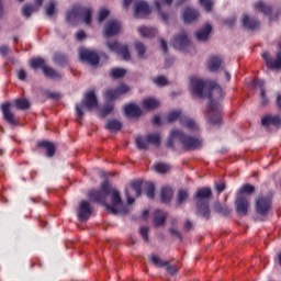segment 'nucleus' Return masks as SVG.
<instances>
[{
    "label": "nucleus",
    "instance_id": "nucleus-1",
    "mask_svg": "<svg viewBox=\"0 0 281 281\" xmlns=\"http://www.w3.org/2000/svg\"><path fill=\"white\" fill-rule=\"evenodd\" d=\"M190 91L196 98H209L210 103L206 109V122L213 126L221 125V112L223 108L216 100H221L225 95L223 88L217 86L215 81L203 80L199 77L190 78Z\"/></svg>",
    "mask_w": 281,
    "mask_h": 281
},
{
    "label": "nucleus",
    "instance_id": "nucleus-2",
    "mask_svg": "<svg viewBox=\"0 0 281 281\" xmlns=\"http://www.w3.org/2000/svg\"><path fill=\"white\" fill-rule=\"evenodd\" d=\"M88 199L93 203H102L109 214H127L128 206H124L120 192L109 188V181L105 180L99 191L91 190Z\"/></svg>",
    "mask_w": 281,
    "mask_h": 281
},
{
    "label": "nucleus",
    "instance_id": "nucleus-3",
    "mask_svg": "<svg viewBox=\"0 0 281 281\" xmlns=\"http://www.w3.org/2000/svg\"><path fill=\"white\" fill-rule=\"evenodd\" d=\"M179 142L184 150H199L203 146V138L184 134L181 130H171L167 146L172 148Z\"/></svg>",
    "mask_w": 281,
    "mask_h": 281
},
{
    "label": "nucleus",
    "instance_id": "nucleus-4",
    "mask_svg": "<svg viewBox=\"0 0 281 281\" xmlns=\"http://www.w3.org/2000/svg\"><path fill=\"white\" fill-rule=\"evenodd\" d=\"M212 196V189L202 188L195 193V206L196 212L201 214L204 218H210V199Z\"/></svg>",
    "mask_w": 281,
    "mask_h": 281
},
{
    "label": "nucleus",
    "instance_id": "nucleus-5",
    "mask_svg": "<svg viewBox=\"0 0 281 281\" xmlns=\"http://www.w3.org/2000/svg\"><path fill=\"white\" fill-rule=\"evenodd\" d=\"M78 19H82L83 23L89 25V23H91V9L75 5L70 11H67L66 21H68L70 25H76Z\"/></svg>",
    "mask_w": 281,
    "mask_h": 281
},
{
    "label": "nucleus",
    "instance_id": "nucleus-6",
    "mask_svg": "<svg viewBox=\"0 0 281 281\" xmlns=\"http://www.w3.org/2000/svg\"><path fill=\"white\" fill-rule=\"evenodd\" d=\"M98 106V97H95V92L93 90L87 92L85 94V99L81 103L76 105L77 113V122L82 120V115H85V111H93Z\"/></svg>",
    "mask_w": 281,
    "mask_h": 281
},
{
    "label": "nucleus",
    "instance_id": "nucleus-7",
    "mask_svg": "<svg viewBox=\"0 0 281 281\" xmlns=\"http://www.w3.org/2000/svg\"><path fill=\"white\" fill-rule=\"evenodd\" d=\"M171 45L180 52H188V49L192 47L190 38H188V34H186L183 31L173 37Z\"/></svg>",
    "mask_w": 281,
    "mask_h": 281
},
{
    "label": "nucleus",
    "instance_id": "nucleus-8",
    "mask_svg": "<svg viewBox=\"0 0 281 281\" xmlns=\"http://www.w3.org/2000/svg\"><path fill=\"white\" fill-rule=\"evenodd\" d=\"M106 45L110 52H115L119 56H122L123 60H131L128 45L120 44L117 41L108 42Z\"/></svg>",
    "mask_w": 281,
    "mask_h": 281
},
{
    "label": "nucleus",
    "instance_id": "nucleus-9",
    "mask_svg": "<svg viewBox=\"0 0 281 281\" xmlns=\"http://www.w3.org/2000/svg\"><path fill=\"white\" fill-rule=\"evenodd\" d=\"M79 59L81 63H88V65H91L92 67H95V65L100 63L98 53L87 48H79Z\"/></svg>",
    "mask_w": 281,
    "mask_h": 281
},
{
    "label": "nucleus",
    "instance_id": "nucleus-10",
    "mask_svg": "<svg viewBox=\"0 0 281 281\" xmlns=\"http://www.w3.org/2000/svg\"><path fill=\"white\" fill-rule=\"evenodd\" d=\"M133 194L135 196H142V181L139 180L133 181L130 186V189L125 190L127 205H133V203H135V198H133Z\"/></svg>",
    "mask_w": 281,
    "mask_h": 281
},
{
    "label": "nucleus",
    "instance_id": "nucleus-11",
    "mask_svg": "<svg viewBox=\"0 0 281 281\" xmlns=\"http://www.w3.org/2000/svg\"><path fill=\"white\" fill-rule=\"evenodd\" d=\"M128 91H131V88L122 83L114 89H106L104 91V97L106 98V100L113 101L117 100V98H122V95L128 93Z\"/></svg>",
    "mask_w": 281,
    "mask_h": 281
},
{
    "label": "nucleus",
    "instance_id": "nucleus-12",
    "mask_svg": "<svg viewBox=\"0 0 281 281\" xmlns=\"http://www.w3.org/2000/svg\"><path fill=\"white\" fill-rule=\"evenodd\" d=\"M149 262H153V265L159 267L160 269L166 267V271H168L170 276H177L179 272V268H177V266H169L168 261L160 259V257L157 255L149 256Z\"/></svg>",
    "mask_w": 281,
    "mask_h": 281
},
{
    "label": "nucleus",
    "instance_id": "nucleus-13",
    "mask_svg": "<svg viewBox=\"0 0 281 281\" xmlns=\"http://www.w3.org/2000/svg\"><path fill=\"white\" fill-rule=\"evenodd\" d=\"M91 203L89 201L82 200L79 203V207L77 211V216L81 223H87L89 218H91Z\"/></svg>",
    "mask_w": 281,
    "mask_h": 281
},
{
    "label": "nucleus",
    "instance_id": "nucleus-14",
    "mask_svg": "<svg viewBox=\"0 0 281 281\" xmlns=\"http://www.w3.org/2000/svg\"><path fill=\"white\" fill-rule=\"evenodd\" d=\"M255 207L257 214H260V216H267V214H269V211L271 210V198L260 196L256 201Z\"/></svg>",
    "mask_w": 281,
    "mask_h": 281
},
{
    "label": "nucleus",
    "instance_id": "nucleus-15",
    "mask_svg": "<svg viewBox=\"0 0 281 281\" xmlns=\"http://www.w3.org/2000/svg\"><path fill=\"white\" fill-rule=\"evenodd\" d=\"M134 15L136 19H145L150 14V7L144 0H137L134 4Z\"/></svg>",
    "mask_w": 281,
    "mask_h": 281
},
{
    "label": "nucleus",
    "instance_id": "nucleus-16",
    "mask_svg": "<svg viewBox=\"0 0 281 281\" xmlns=\"http://www.w3.org/2000/svg\"><path fill=\"white\" fill-rule=\"evenodd\" d=\"M120 30H122V24L116 20H110L104 25L103 34L106 38H111V36L120 34Z\"/></svg>",
    "mask_w": 281,
    "mask_h": 281
},
{
    "label": "nucleus",
    "instance_id": "nucleus-17",
    "mask_svg": "<svg viewBox=\"0 0 281 281\" xmlns=\"http://www.w3.org/2000/svg\"><path fill=\"white\" fill-rule=\"evenodd\" d=\"M262 58L268 69H281V50L277 53V58L271 57L269 53H263Z\"/></svg>",
    "mask_w": 281,
    "mask_h": 281
},
{
    "label": "nucleus",
    "instance_id": "nucleus-18",
    "mask_svg": "<svg viewBox=\"0 0 281 281\" xmlns=\"http://www.w3.org/2000/svg\"><path fill=\"white\" fill-rule=\"evenodd\" d=\"M235 210L237 214H240V216H247L249 201L245 195H237V200L235 201Z\"/></svg>",
    "mask_w": 281,
    "mask_h": 281
},
{
    "label": "nucleus",
    "instance_id": "nucleus-19",
    "mask_svg": "<svg viewBox=\"0 0 281 281\" xmlns=\"http://www.w3.org/2000/svg\"><path fill=\"white\" fill-rule=\"evenodd\" d=\"M256 10H258L259 12H262V14H265L266 16H270V23L273 21L278 20V16H280L281 12H277L274 15H272L271 13L273 12V9L269 5H267V3L259 1L255 4Z\"/></svg>",
    "mask_w": 281,
    "mask_h": 281
},
{
    "label": "nucleus",
    "instance_id": "nucleus-20",
    "mask_svg": "<svg viewBox=\"0 0 281 281\" xmlns=\"http://www.w3.org/2000/svg\"><path fill=\"white\" fill-rule=\"evenodd\" d=\"M199 16H201V13L192 7H186L182 10V20L184 23H194Z\"/></svg>",
    "mask_w": 281,
    "mask_h": 281
},
{
    "label": "nucleus",
    "instance_id": "nucleus-21",
    "mask_svg": "<svg viewBox=\"0 0 281 281\" xmlns=\"http://www.w3.org/2000/svg\"><path fill=\"white\" fill-rule=\"evenodd\" d=\"M10 102H5L1 104V111L3 115V120L11 124V126H16V119H14V113L10 110Z\"/></svg>",
    "mask_w": 281,
    "mask_h": 281
},
{
    "label": "nucleus",
    "instance_id": "nucleus-22",
    "mask_svg": "<svg viewBox=\"0 0 281 281\" xmlns=\"http://www.w3.org/2000/svg\"><path fill=\"white\" fill-rule=\"evenodd\" d=\"M180 124L183 125L187 131H190V133H199V123H196L194 119L181 116Z\"/></svg>",
    "mask_w": 281,
    "mask_h": 281
},
{
    "label": "nucleus",
    "instance_id": "nucleus-23",
    "mask_svg": "<svg viewBox=\"0 0 281 281\" xmlns=\"http://www.w3.org/2000/svg\"><path fill=\"white\" fill-rule=\"evenodd\" d=\"M209 71H217L220 69H225L223 65V58L218 56H211L207 61Z\"/></svg>",
    "mask_w": 281,
    "mask_h": 281
},
{
    "label": "nucleus",
    "instance_id": "nucleus-24",
    "mask_svg": "<svg viewBox=\"0 0 281 281\" xmlns=\"http://www.w3.org/2000/svg\"><path fill=\"white\" fill-rule=\"evenodd\" d=\"M254 87L255 89H260V98H261L262 106H266V104H269V99H267V90L265 89V80L255 79Z\"/></svg>",
    "mask_w": 281,
    "mask_h": 281
},
{
    "label": "nucleus",
    "instance_id": "nucleus-25",
    "mask_svg": "<svg viewBox=\"0 0 281 281\" xmlns=\"http://www.w3.org/2000/svg\"><path fill=\"white\" fill-rule=\"evenodd\" d=\"M124 113L127 117H139L142 115V108L137 104L130 103L124 106Z\"/></svg>",
    "mask_w": 281,
    "mask_h": 281
},
{
    "label": "nucleus",
    "instance_id": "nucleus-26",
    "mask_svg": "<svg viewBox=\"0 0 281 281\" xmlns=\"http://www.w3.org/2000/svg\"><path fill=\"white\" fill-rule=\"evenodd\" d=\"M241 25L246 27V30H258V27H260V22L245 14L241 18Z\"/></svg>",
    "mask_w": 281,
    "mask_h": 281
},
{
    "label": "nucleus",
    "instance_id": "nucleus-27",
    "mask_svg": "<svg viewBox=\"0 0 281 281\" xmlns=\"http://www.w3.org/2000/svg\"><path fill=\"white\" fill-rule=\"evenodd\" d=\"M211 33H212V25L205 24L203 29L199 30L195 33V38L196 41H201V42L207 41Z\"/></svg>",
    "mask_w": 281,
    "mask_h": 281
},
{
    "label": "nucleus",
    "instance_id": "nucleus-28",
    "mask_svg": "<svg viewBox=\"0 0 281 281\" xmlns=\"http://www.w3.org/2000/svg\"><path fill=\"white\" fill-rule=\"evenodd\" d=\"M137 31L143 38H153L157 35V29L150 26H139Z\"/></svg>",
    "mask_w": 281,
    "mask_h": 281
},
{
    "label": "nucleus",
    "instance_id": "nucleus-29",
    "mask_svg": "<svg viewBox=\"0 0 281 281\" xmlns=\"http://www.w3.org/2000/svg\"><path fill=\"white\" fill-rule=\"evenodd\" d=\"M262 126H280L281 119L278 115H268L261 120Z\"/></svg>",
    "mask_w": 281,
    "mask_h": 281
},
{
    "label": "nucleus",
    "instance_id": "nucleus-30",
    "mask_svg": "<svg viewBox=\"0 0 281 281\" xmlns=\"http://www.w3.org/2000/svg\"><path fill=\"white\" fill-rule=\"evenodd\" d=\"M142 106L145 111H153L159 108V100L154 98H147L143 100Z\"/></svg>",
    "mask_w": 281,
    "mask_h": 281
},
{
    "label": "nucleus",
    "instance_id": "nucleus-31",
    "mask_svg": "<svg viewBox=\"0 0 281 281\" xmlns=\"http://www.w3.org/2000/svg\"><path fill=\"white\" fill-rule=\"evenodd\" d=\"M43 74L44 76H46V78H52V80H60V78H63V75H60V72L56 71L49 66L43 67Z\"/></svg>",
    "mask_w": 281,
    "mask_h": 281
},
{
    "label": "nucleus",
    "instance_id": "nucleus-32",
    "mask_svg": "<svg viewBox=\"0 0 281 281\" xmlns=\"http://www.w3.org/2000/svg\"><path fill=\"white\" fill-rule=\"evenodd\" d=\"M37 146L40 148H46V157H52L56 153V146H54L50 142L42 140L37 143Z\"/></svg>",
    "mask_w": 281,
    "mask_h": 281
},
{
    "label": "nucleus",
    "instance_id": "nucleus-33",
    "mask_svg": "<svg viewBox=\"0 0 281 281\" xmlns=\"http://www.w3.org/2000/svg\"><path fill=\"white\" fill-rule=\"evenodd\" d=\"M106 131L110 133H117V131H122V123L115 119L109 120L105 124Z\"/></svg>",
    "mask_w": 281,
    "mask_h": 281
},
{
    "label": "nucleus",
    "instance_id": "nucleus-34",
    "mask_svg": "<svg viewBox=\"0 0 281 281\" xmlns=\"http://www.w3.org/2000/svg\"><path fill=\"white\" fill-rule=\"evenodd\" d=\"M161 3L162 5H171L172 0H156V8L162 21H168V13L161 11Z\"/></svg>",
    "mask_w": 281,
    "mask_h": 281
},
{
    "label": "nucleus",
    "instance_id": "nucleus-35",
    "mask_svg": "<svg viewBox=\"0 0 281 281\" xmlns=\"http://www.w3.org/2000/svg\"><path fill=\"white\" fill-rule=\"evenodd\" d=\"M164 223H166V212L156 210L154 213V224L156 227H159L160 225H164Z\"/></svg>",
    "mask_w": 281,
    "mask_h": 281
},
{
    "label": "nucleus",
    "instance_id": "nucleus-36",
    "mask_svg": "<svg viewBox=\"0 0 281 281\" xmlns=\"http://www.w3.org/2000/svg\"><path fill=\"white\" fill-rule=\"evenodd\" d=\"M172 188L170 187H165L161 189L160 192V199L162 203H170L171 199H172Z\"/></svg>",
    "mask_w": 281,
    "mask_h": 281
},
{
    "label": "nucleus",
    "instance_id": "nucleus-37",
    "mask_svg": "<svg viewBox=\"0 0 281 281\" xmlns=\"http://www.w3.org/2000/svg\"><path fill=\"white\" fill-rule=\"evenodd\" d=\"M136 146L139 150H148V146H150L148 136L136 137Z\"/></svg>",
    "mask_w": 281,
    "mask_h": 281
},
{
    "label": "nucleus",
    "instance_id": "nucleus-38",
    "mask_svg": "<svg viewBox=\"0 0 281 281\" xmlns=\"http://www.w3.org/2000/svg\"><path fill=\"white\" fill-rule=\"evenodd\" d=\"M34 12H38V7L34 5V4H25L22 8V16H24L25 19H30V16H32V13Z\"/></svg>",
    "mask_w": 281,
    "mask_h": 281
},
{
    "label": "nucleus",
    "instance_id": "nucleus-39",
    "mask_svg": "<svg viewBox=\"0 0 281 281\" xmlns=\"http://www.w3.org/2000/svg\"><path fill=\"white\" fill-rule=\"evenodd\" d=\"M214 210L217 214H222L223 216H229L232 214V210L227 205H222L220 202L214 204Z\"/></svg>",
    "mask_w": 281,
    "mask_h": 281
},
{
    "label": "nucleus",
    "instance_id": "nucleus-40",
    "mask_svg": "<svg viewBox=\"0 0 281 281\" xmlns=\"http://www.w3.org/2000/svg\"><path fill=\"white\" fill-rule=\"evenodd\" d=\"M144 192L148 199H155V184L153 182H146Z\"/></svg>",
    "mask_w": 281,
    "mask_h": 281
},
{
    "label": "nucleus",
    "instance_id": "nucleus-41",
    "mask_svg": "<svg viewBox=\"0 0 281 281\" xmlns=\"http://www.w3.org/2000/svg\"><path fill=\"white\" fill-rule=\"evenodd\" d=\"M181 117H186V115H181V110H175L168 114L167 120L168 122H177V120L181 122Z\"/></svg>",
    "mask_w": 281,
    "mask_h": 281
},
{
    "label": "nucleus",
    "instance_id": "nucleus-42",
    "mask_svg": "<svg viewBox=\"0 0 281 281\" xmlns=\"http://www.w3.org/2000/svg\"><path fill=\"white\" fill-rule=\"evenodd\" d=\"M14 106H16V109L20 111H25L30 108V101H27V99H16L14 101Z\"/></svg>",
    "mask_w": 281,
    "mask_h": 281
},
{
    "label": "nucleus",
    "instance_id": "nucleus-43",
    "mask_svg": "<svg viewBox=\"0 0 281 281\" xmlns=\"http://www.w3.org/2000/svg\"><path fill=\"white\" fill-rule=\"evenodd\" d=\"M110 76L111 78H124V76H126V69L124 68H113L111 71H110Z\"/></svg>",
    "mask_w": 281,
    "mask_h": 281
},
{
    "label": "nucleus",
    "instance_id": "nucleus-44",
    "mask_svg": "<svg viewBox=\"0 0 281 281\" xmlns=\"http://www.w3.org/2000/svg\"><path fill=\"white\" fill-rule=\"evenodd\" d=\"M32 69H42L43 70V67H45V59L43 58H33L31 59V63H30Z\"/></svg>",
    "mask_w": 281,
    "mask_h": 281
},
{
    "label": "nucleus",
    "instance_id": "nucleus-45",
    "mask_svg": "<svg viewBox=\"0 0 281 281\" xmlns=\"http://www.w3.org/2000/svg\"><path fill=\"white\" fill-rule=\"evenodd\" d=\"M67 60L68 58L66 57L65 54L63 53H56L54 55V61L57 64V65H61V66H65L67 64Z\"/></svg>",
    "mask_w": 281,
    "mask_h": 281
},
{
    "label": "nucleus",
    "instance_id": "nucleus-46",
    "mask_svg": "<svg viewBox=\"0 0 281 281\" xmlns=\"http://www.w3.org/2000/svg\"><path fill=\"white\" fill-rule=\"evenodd\" d=\"M156 172H159L160 175H164L170 170V166L164 162H158L154 166Z\"/></svg>",
    "mask_w": 281,
    "mask_h": 281
},
{
    "label": "nucleus",
    "instance_id": "nucleus-47",
    "mask_svg": "<svg viewBox=\"0 0 281 281\" xmlns=\"http://www.w3.org/2000/svg\"><path fill=\"white\" fill-rule=\"evenodd\" d=\"M254 190H256L254 188V186H251V184H244L239 189L238 196H243V194H251V193H254Z\"/></svg>",
    "mask_w": 281,
    "mask_h": 281
},
{
    "label": "nucleus",
    "instance_id": "nucleus-48",
    "mask_svg": "<svg viewBox=\"0 0 281 281\" xmlns=\"http://www.w3.org/2000/svg\"><path fill=\"white\" fill-rule=\"evenodd\" d=\"M147 139L149 144H154V146H159V144H161V136L159 134H149L147 135Z\"/></svg>",
    "mask_w": 281,
    "mask_h": 281
},
{
    "label": "nucleus",
    "instance_id": "nucleus-49",
    "mask_svg": "<svg viewBox=\"0 0 281 281\" xmlns=\"http://www.w3.org/2000/svg\"><path fill=\"white\" fill-rule=\"evenodd\" d=\"M135 49L137 52L138 58H144V54H146V46H144V43L136 42L135 43Z\"/></svg>",
    "mask_w": 281,
    "mask_h": 281
},
{
    "label": "nucleus",
    "instance_id": "nucleus-50",
    "mask_svg": "<svg viewBox=\"0 0 281 281\" xmlns=\"http://www.w3.org/2000/svg\"><path fill=\"white\" fill-rule=\"evenodd\" d=\"M184 201H188V191L181 189L178 191L177 203L178 205H181Z\"/></svg>",
    "mask_w": 281,
    "mask_h": 281
},
{
    "label": "nucleus",
    "instance_id": "nucleus-51",
    "mask_svg": "<svg viewBox=\"0 0 281 281\" xmlns=\"http://www.w3.org/2000/svg\"><path fill=\"white\" fill-rule=\"evenodd\" d=\"M109 14H110V12L106 8H101L99 10V14H98L99 23H102L106 19V16H109Z\"/></svg>",
    "mask_w": 281,
    "mask_h": 281
},
{
    "label": "nucleus",
    "instance_id": "nucleus-52",
    "mask_svg": "<svg viewBox=\"0 0 281 281\" xmlns=\"http://www.w3.org/2000/svg\"><path fill=\"white\" fill-rule=\"evenodd\" d=\"M110 113H113V104H106L101 109V117H106Z\"/></svg>",
    "mask_w": 281,
    "mask_h": 281
},
{
    "label": "nucleus",
    "instance_id": "nucleus-53",
    "mask_svg": "<svg viewBox=\"0 0 281 281\" xmlns=\"http://www.w3.org/2000/svg\"><path fill=\"white\" fill-rule=\"evenodd\" d=\"M54 10H56V3H54V1H50L45 7V11H46L47 16H53L54 15Z\"/></svg>",
    "mask_w": 281,
    "mask_h": 281
},
{
    "label": "nucleus",
    "instance_id": "nucleus-54",
    "mask_svg": "<svg viewBox=\"0 0 281 281\" xmlns=\"http://www.w3.org/2000/svg\"><path fill=\"white\" fill-rule=\"evenodd\" d=\"M200 3L206 12H212V5H214L212 0H200Z\"/></svg>",
    "mask_w": 281,
    "mask_h": 281
},
{
    "label": "nucleus",
    "instance_id": "nucleus-55",
    "mask_svg": "<svg viewBox=\"0 0 281 281\" xmlns=\"http://www.w3.org/2000/svg\"><path fill=\"white\" fill-rule=\"evenodd\" d=\"M154 82L158 87H166V85H168V79H166V77L164 76H160V77L154 78Z\"/></svg>",
    "mask_w": 281,
    "mask_h": 281
},
{
    "label": "nucleus",
    "instance_id": "nucleus-56",
    "mask_svg": "<svg viewBox=\"0 0 281 281\" xmlns=\"http://www.w3.org/2000/svg\"><path fill=\"white\" fill-rule=\"evenodd\" d=\"M148 227H146V226H142L140 228H139V234H140V236H142V238L145 240V243H148Z\"/></svg>",
    "mask_w": 281,
    "mask_h": 281
},
{
    "label": "nucleus",
    "instance_id": "nucleus-57",
    "mask_svg": "<svg viewBox=\"0 0 281 281\" xmlns=\"http://www.w3.org/2000/svg\"><path fill=\"white\" fill-rule=\"evenodd\" d=\"M9 52H10V47H8V46H0V54H1V56H8V54H9Z\"/></svg>",
    "mask_w": 281,
    "mask_h": 281
},
{
    "label": "nucleus",
    "instance_id": "nucleus-58",
    "mask_svg": "<svg viewBox=\"0 0 281 281\" xmlns=\"http://www.w3.org/2000/svg\"><path fill=\"white\" fill-rule=\"evenodd\" d=\"M151 124H154V126H159V124H161V117L159 115H155L151 120Z\"/></svg>",
    "mask_w": 281,
    "mask_h": 281
},
{
    "label": "nucleus",
    "instance_id": "nucleus-59",
    "mask_svg": "<svg viewBox=\"0 0 281 281\" xmlns=\"http://www.w3.org/2000/svg\"><path fill=\"white\" fill-rule=\"evenodd\" d=\"M86 36H87V35L85 34V31H79V32L76 34L77 41H85Z\"/></svg>",
    "mask_w": 281,
    "mask_h": 281
},
{
    "label": "nucleus",
    "instance_id": "nucleus-60",
    "mask_svg": "<svg viewBox=\"0 0 281 281\" xmlns=\"http://www.w3.org/2000/svg\"><path fill=\"white\" fill-rule=\"evenodd\" d=\"M18 78L19 80H25V78H27V74L25 72V70H19Z\"/></svg>",
    "mask_w": 281,
    "mask_h": 281
},
{
    "label": "nucleus",
    "instance_id": "nucleus-61",
    "mask_svg": "<svg viewBox=\"0 0 281 281\" xmlns=\"http://www.w3.org/2000/svg\"><path fill=\"white\" fill-rule=\"evenodd\" d=\"M215 190L221 194L225 190V183H218L215 186Z\"/></svg>",
    "mask_w": 281,
    "mask_h": 281
},
{
    "label": "nucleus",
    "instance_id": "nucleus-62",
    "mask_svg": "<svg viewBox=\"0 0 281 281\" xmlns=\"http://www.w3.org/2000/svg\"><path fill=\"white\" fill-rule=\"evenodd\" d=\"M160 47H161L162 52H165V54H166V52H168V44L166 43V41L160 40Z\"/></svg>",
    "mask_w": 281,
    "mask_h": 281
},
{
    "label": "nucleus",
    "instance_id": "nucleus-63",
    "mask_svg": "<svg viewBox=\"0 0 281 281\" xmlns=\"http://www.w3.org/2000/svg\"><path fill=\"white\" fill-rule=\"evenodd\" d=\"M190 229H192V222L187 221V222L184 223V231H186V232H190Z\"/></svg>",
    "mask_w": 281,
    "mask_h": 281
},
{
    "label": "nucleus",
    "instance_id": "nucleus-64",
    "mask_svg": "<svg viewBox=\"0 0 281 281\" xmlns=\"http://www.w3.org/2000/svg\"><path fill=\"white\" fill-rule=\"evenodd\" d=\"M170 234H172L173 236H177L178 238L181 239V233H179L177 229H175V228L170 229Z\"/></svg>",
    "mask_w": 281,
    "mask_h": 281
}]
</instances>
